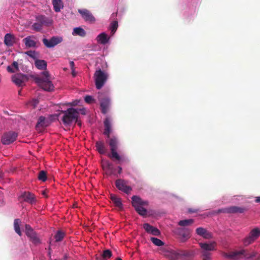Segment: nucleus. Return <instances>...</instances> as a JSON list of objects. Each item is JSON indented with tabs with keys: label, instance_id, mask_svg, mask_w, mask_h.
<instances>
[{
	"label": "nucleus",
	"instance_id": "33",
	"mask_svg": "<svg viewBox=\"0 0 260 260\" xmlns=\"http://www.w3.org/2000/svg\"><path fill=\"white\" fill-rule=\"evenodd\" d=\"M72 34L73 35H77L84 37L86 35V31L81 27H76L74 29Z\"/></svg>",
	"mask_w": 260,
	"mask_h": 260
},
{
	"label": "nucleus",
	"instance_id": "4",
	"mask_svg": "<svg viewBox=\"0 0 260 260\" xmlns=\"http://www.w3.org/2000/svg\"><path fill=\"white\" fill-rule=\"evenodd\" d=\"M44 78L35 77L34 80L36 83L43 90L51 91L54 89V86L49 79V73L47 71L43 72Z\"/></svg>",
	"mask_w": 260,
	"mask_h": 260
},
{
	"label": "nucleus",
	"instance_id": "22",
	"mask_svg": "<svg viewBox=\"0 0 260 260\" xmlns=\"http://www.w3.org/2000/svg\"><path fill=\"white\" fill-rule=\"evenodd\" d=\"M95 147L96 150L101 154H104L107 152V149L103 141H96L95 143Z\"/></svg>",
	"mask_w": 260,
	"mask_h": 260
},
{
	"label": "nucleus",
	"instance_id": "14",
	"mask_svg": "<svg viewBox=\"0 0 260 260\" xmlns=\"http://www.w3.org/2000/svg\"><path fill=\"white\" fill-rule=\"evenodd\" d=\"M62 39L60 37H52L50 39L48 40L44 38L42 42L44 45L47 48H52L61 43Z\"/></svg>",
	"mask_w": 260,
	"mask_h": 260
},
{
	"label": "nucleus",
	"instance_id": "19",
	"mask_svg": "<svg viewBox=\"0 0 260 260\" xmlns=\"http://www.w3.org/2000/svg\"><path fill=\"white\" fill-rule=\"evenodd\" d=\"M196 233L198 235L207 239H211L212 237V234L206 229L203 228H197L196 229Z\"/></svg>",
	"mask_w": 260,
	"mask_h": 260
},
{
	"label": "nucleus",
	"instance_id": "58",
	"mask_svg": "<svg viewBox=\"0 0 260 260\" xmlns=\"http://www.w3.org/2000/svg\"><path fill=\"white\" fill-rule=\"evenodd\" d=\"M3 178V174L2 173H0V179H1Z\"/></svg>",
	"mask_w": 260,
	"mask_h": 260
},
{
	"label": "nucleus",
	"instance_id": "3",
	"mask_svg": "<svg viewBox=\"0 0 260 260\" xmlns=\"http://www.w3.org/2000/svg\"><path fill=\"white\" fill-rule=\"evenodd\" d=\"M132 204L137 213L142 216H146L147 210L145 208L148 205V202L143 200L140 197L137 196H133L132 198Z\"/></svg>",
	"mask_w": 260,
	"mask_h": 260
},
{
	"label": "nucleus",
	"instance_id": "42",
	"mask_svg": "<svg viewBox=\"0 0 260 260\" xmlns=\"http://www.w3.org/2000/svg\"><path fill=\"white\" fill-rule=\"evenodd\" d=\"M112 255V252L109 249H106L103 251L102 257L106 258H109Z\"/></svg>",
	"mask_w": 260,
	"mask_h": 260
},
{
	"label": "nucleus",
	"instance_id": "45",
	"mask_svg": "<svg viewBox=\"0 0 260 260\" xmlns=\"http://www.w3.org/2000/svg\"><path fill=\"white\" fill-rule=\"evenodd\" d=\"M85 101L88 103V104H90L92 102L94 101V99H93V98L90 96V95H86L85 97Z\"/></svg>",
	"mask_w": 260,
	"mask_h": 260
},
{
	"label": "nucleus",
	"instance_id": "28",
	"mask_svg": "<svg viewBox=\"0 0 260 260\" xmlns=\"http://www.w3.org/2000/svg\"><path fill=\"white\" fill-rule=\"evenodd\" d=\"M223 256L232 259H236L240 258V250L232 251L230 253H223Z\"/></svg>",
	"mask_w": 260,
	"mask_h": 260
},
{
	"label": "nucleus",
	"instance_id": "49",
	"mask_svg": "<svg viewBox=\"0 0 260 260\" xmlns=\"http://www.w3.org/2000/svg\"><path fill=\"white\" fill-rule=\"evenodd\" d=\"M70 66L72 71H73L74 72V70H75V68H74L75 63H74V61H71L70 62Z\"/></svg>",
	"mask_w": 260,
	"mask_h": 260
},
{
	"label": "nucleus",
	"instance_id": "50",
	"mask_svg": "<svg viewBox=\"0 0 260 260\" xmlns=\"http://www.w3.org/2000/svg\"><path fill=\"white\" fill-rule=\"evenodd\" d=\"M12 66L14 67L16 70H18V63L16 61H14L13 62Z\"/></svg>",
	"mask_w": 260,
	"mask_h": 260
},
{
	"label": "nucleus",
	"instance_id": "48",
	"mask_svg": "<svg viewBox=\"0 0 260 260\" xmlns=\"http://www.w3.org/2000/svg\"><path fill=\"white\" fill-rule=\"evenodd\" d=\"M79 112V114L81 113L82 115L86 114V110L84 108L82 109H77Z\"/></svg>",
	"mask_w": 260,
	"mask_h": 260
},
{
	"label": "nucleus",
	"instance_id": "12",
	"mask_svg": "<svg viewBox=\"0 0 260 260\" xmlns=\"http://www.w3.org/2000/svg\"><path fill=\"white\" fill-rule=\"evenodd\" d=\"M18 137L17 133L10 131L4 134L1 141L4 145H9L13 143Z\"/></svg>",
	"mask_w": 260,
	"mask_h": 260
},
{
	"label": "nucleus",
	"instance_id": "18",
	"mask_svg": "<svg viewBox=\"0 0 260 260\" xmlns=\"http://www.w3.org/2000/svg\"><path fill=\"white\" fill-rule=\"evenodd\" d=\"M143 228L148 233L153 235L159 236L160 234V232L157 228L151 225L149 223H144L143 224Z\"/></svg>",
	"mask_w": 260,
	"mask_h": 260
},
{
	"label": "nucleus",
	"instance_id": "8",
	"mask_svg": "<svg viewBox=\"0 0 260 260\" xmlns=\"http://www.w3.org/2000/svg\"><path fill=\"white\" fill-rule=\"evenodd\" d=\"M25 233L26 236L29 238L30 240L34 244H38L41 243L40 240L38 236L37 233L34 231L29 224H25Z\"/></svg>",
	"mask_w": 260,
	"mask_h": 260
},
{
	"label": "nucleus",
	"instance_id": "9",
	"mask_svg": "<svg viewBox=\"0 0 260 260\" xmlns=\"http://www.w3.org/2000/svg\"><path fill=\"white\" fill-rule=\"evenodd\" d=\"M159 253L171 260H177L179 258L178 252L168 247H161L159 249Z\"/></svg>",
	"mask_w": 260,
	"mask_h": 260
},
{
	"label": "nucleus",
	"instance_id": "1",
	"mask_svg": "<svg viewBox=\"0 0 260 260\" xmlns=\"http://www.w3.org/2000/svg\"><path fill=\"white\" fill-rule=\"evenodd\" d=\"M106 143L108 144L110 148V153L108 154V156L110 158L118 161V163L125 160L124 157L120 156L117 152L119 145V141L116 136H109L106 140Z\"/></svg>",
	"mask_w": 260,
	"mask_h": 260
},
{
	"label": "nucleus",
	"instance_id": "21",
	"mask_svg": "<svg viewBox=\"0 0 260 260\" xmlns=\"http://www.w3.org/2000/svg\"><path fill=\"white\" fill-rule=\"evenodd\" d=\"M21 197L23 199L25 202L30 204H33L36 201L34 194L30 192H24L21 195Z\"/></svg>",
	"mask_w": 260,
	"mask_h": 260
},
{
	"label": "nucleus",
	"instance_id": "47",
	"mask_svg": "<svg viewBox=\"0 0 260 260\" xmlns=\"http://www.w3.org/2000/svg\"><path fill=\"white\" fill-rule=\"evenodd\" d=\"M80 102V101L78 100H75L74 101H73L72 103H69V105L72 106H77L78 103Z\"/></svg>",
	"mask_w": 260,
	"mask_h": 260
},
{
	"label": "nucleus",
	"instance_id": "62",
	"mask_svg": "<svg viewBox=\"0 0 260 260\" xmlns=\"http://www.w3.org/2000/svg\"><path fill=\"white\" fill-rule=\"evenodd\" d=\"M77 123H78V124L79 125H81V122H79V121H78Z\"/></svg>",
	"mask_w": 260,
	"mask_h": 260
},
{
	"label": "nucleus",
	"instance_id": "39",
	"mask_svg": "<svg viewBox=\"0 0 260 260\" xmlns=\"http://www.w3.org/2000/svg\"><path fill=\"white\" fill-rule=\"evenodd\" d=\"M117 27L118 22L117 21H114L111 23L110 26V30H111L112 35H113L117 29Z\"/></svg>",
	"mask_w": 260,
	"mask_h": 260
},
{
	"label": "nucleus",
	"instance_id": "2",
	"mask_svg": "<svg viewBox=\"0 0 260 260\" xmlns=\"http://www.w3.org/2000/svg\"><path fill=\"white\" fill-rule=\"evenodd\" d=\"M63 114L61 120L64 125L66 126L71 125L73 122H77L79 118V112L77 109L70 108L65 111H61Z\"/></svg>",
	"mask_w": 260,
	"mask_h": 260
},
{
	"label": "nucleus",
	"instance_id": "55",
	"mask_svg": "<svg viewBox=\"0 0 260 260\" xmlns=\"http://www.w3.org/2000/svg\"><path fill=\"white\" fill-rule=\"evenodd\" d=\"M255 202L259 203L260 202V197H256L255 200Z\"/></svg>",
	"mask_w": 260,
	"mask_h": 260
},
{
	"label": "nucleus",
	"instance_id": "16",
	"mask_svg": "<svg viewBox=\"0 0 260 260\" xmlns=\"http://www.w3.org/2000/svg\"><path fill=\"white\" fill-rule=\"evenodd\" d=\"M177 233L181 240L184 242L190 238V230L187 228H178Z\"/></svg>",
	"mask_w": 260,
	"mask_h": 260
},
{
	"label": "nucleus",
	"instance_id": "5",
	"mask_svg": "<svg viewBox=\"0 0 260 260\" xmlns=\"http://www.w3.org/2000/svg\"><path fill=\"white\" fill-rule=\"evenodd\" d=\"M94 78L96 88L100 89L105 84L108 79V75L101 69H99L95 72Z\"/></svg>",
	"mask_w": 260,
	"mask_h": 260
},
{
	"label": "nucleus",
	"instance_id": "29",
	"mask_svg": "<svg viewBox=\"0 0 260 260\" xmlns=\"http://www.w3.org/2000/svg\"><path fill=\"white\" fill-rule=\"evenodd\" d=\"M14 37L10 34H7L5 36L4 42L8 46H12L13 45Z\"/></svg>",
	"mask_w": 260,
	"mask_h": 260
},
{
	"label": "nucleus",
	"instance_id": "10",
	"mask_svg": "<svg viewBox=\"0 0 260 260\" xmlns=\"http://www.w3.org/2000/svg\"><path fill=\"white\" fill-rule=\"evenodd\" d=\"M115 186L120 191L128 194L132 190V188L127 185V182L124 179H118L115 181Z\"/></svg>",
	"mask_w": 260,
	"mask_h": 260
},
{
	"label": "nucleus",
	"instance_id": "51",
	"mask_svg": "<svg viewBox=\"0 0 260 260\" xmlns=\"http://www.w3.org/2000/svg\"><path fill=\"white\" fill-rule=\"evenodd\" d=\"M7 71L10 73H14L15 71L10 66L7 67Z\"/></svg>",
	"mask_w": 260,
	"mask_h": 260
},
{
	"label": "nucleus",
	"instance_id": "44",
	"mask_svg": "<svg viewBox=\"0 0 260 260\" xmlns=\"http://www.w3.org/2000/svg\"><path fill=\"white\" fill-rule=\"evenodd\" d=\"M178 252L179 257L181 256L188 257L190 255L189 252L187 251H179Z\"/></svg>",
	"mask_w": 260,
	"mask_h": 260
},
{
	"label": "nucleus",
	"instance_id": "35",
	"mask_svg": "<svg viewBox=\"0 0 260 260\" xmlns=\"http://www.w3.org/2000/svg\"><path fill=\"white\" fill-rule=\"evenodd\" d=\"M248 235L255 240L260 236V229L255 228L252 230Z\"/></svg>",
	"mask_w": 260,
	"mask_h": 260
},
{
	"label": "nucleus",
	"instance_id": "61",
	"mask_svg": "<svg viewBox=\"0 0 260 260\" xmlns=\"http://www.w3.org/2000/svg\"><path fill=\"white\" fill-rule=\"evenodd\" d=\"M21 90H20L19 91V92H18V94H19V95H21Z\"/></svg>",
	"mask_w": 260,
	"mask_h": 260
},
{
	"label": "nucleus",
	"instance_id": "52",
	"mask_svg": "<svg viewBox=\"0 0 260 260\" xmlns=\"http://www.w3.org/2000/svg\"><path fill=\"white\" fill-rule=\"evenodd\" d=\"M106 167L108 170H111L112 169V164L110 162H107L106 164Z\"/></svg>",
	"mask_w": 260,
	"mask_h": 260
},
{
	"label": "nucleus",
	"instance_id": "7",
	"mask_svg": "<svg viewBox=\"0 0 260 260\" xmlns=\"http://www.w3.org/2000/svg\"><path fill=\"white\" fill-rule=\"evenodd\" d=\"M98 97L100 103L102 113L105 114L108 112L110 105V98L105 93L102 92L98 93Z\"/></svg>",
	"mask_w": 260,
	"mask_h": 260
},
{
	"label": "nucleus",
	"instance_id": "57",
	"mask_svg": "<svg viewBox=\"0 0 260 260\" xmlns=\"http://www.w3.org/2000/svg\"><path fill=\"white\" fill-rule=\"evenodd\" d=\"M72 71V74L73 76L74 77L76 76V73H75V71L74 72L73 71Z\"/></svg>",
	"mask_w": 260,
	"mask_h": 260
},
{
	"label": "nucleus",
	"instance_id": "25",
	"mask_svg": "<svg viewBox=\"0 0 260 260\" xmlns=\"http://www.w3.org/2000/svg\"><path fill=\"white\" fill-rule=\"evenodd\" d=\"M200 246L203 251H212L215 249L216 243L212 242L210 243H200Z\"/></svg>",
	"mask_w": 260,
	"mask_h": 260
},
{
	"label": "nucleus",
	"instance_id": "59",
	"mask_svg": "<svg viewBox=\"0 0 260 260\" xmlns=\"http://www.w3.org/2000/svg\"><path fill=\"white\" fill-rule=\"evenodd\" d=\"M115 260H122V259L120 257H117Z\"/></svg>",
	"mask_w": 260,
	"mask_h": 260
},
{
	"label": "nucleus",
	"instance_id": "26",
	"mask_svg": "<svg viewBox=\"0 0 260 260\" xmlns=\"http://www.w3.org/2000/svg\"><path fill=\"white\" fill-rule=\"evenodd\" d=\"M34 38V36H28L26 37L23 40V41L25 43V46L27 47H34L36 46V42L35 40H32L31 38Z\"/></svg>",
	"mask_w": 260,
	"mask_h": 260
},
{
	"label": "nucleus",
	"instance_id": "31",
	"mask_svg": "<svg viewBox=\"0 0 260 260\" xmlns=\"http://www.w3.org/2000/svg\"><path fill=\"white\" fill-rule=\"evenodd\" d=\"M35 64L39 70H45L47 67V62L44 60L36 59Z\"/></svg>",
	"mask_w": 260,
	"mask_h": 260
},
{
	"label": "nucleus",
	"instance_id": "54",
	"mask_svg": "<svg viewBox=\"0 0 260 260\" xmlns=\"http://www.w3.org/2000/svg\"><path fill=\"white\" fill-rule=\"evenodd\" d=\"M197 211V210H192L191 209H188V212L190 213H194V212H196Z\"/></svg>",
	"mask_w": 260,
	"mask_h": 260
},
{
	"label": "nucleus",
	"instance_id": "27",
	"mask_svg": "<svg viewBox=\"0 0 260 260\" xmlns=\"http://www.w3.org/2000/svg\"><path fill=\"white\" fill-rule=\"evenodd\" d=\"M52 5L54 10L56 12H58L63 8V3L61 0H52Z\"/></svg>",
	"mask_w": 260,
	"mask_h": 260
},
{
	"label": "nucleus",
	"instance_id": "6",
	"mask_svg": "<svg viewBox=\"0 0 260 260\" xmlns=\"http://www.w3.org/2000/svg\"><path fill=\"white\" fill-rule=\"evenodd\" d=\"M36 22L32 25V28L36 31H40L44 25L48 26L51 24L50 20L46 16L39 15L36 17Z\"/></svg>",
	"mask_w": 260,
	"mask_h": 260
},
{
	"label": "nucleus",
	"instance_id": "63",
	"mask_svg": "<svg viewBox=\"0 0 260 260\" xmlns=\"http://www.w3.org/2000/svg\"><path fill=\"white\" fill-rule=\"evenodd\" d=\"M96 260H99V259L98 257H96Z\"/></svg>",
	"mask_w": 260,
	"mask_h": 260
},
{
	"label": "nucleus",
	"instance_id": "41",
	"mask_svg": "<svg viewBox=\"0 0 260 260\" xmlns=\"http://www.w3.org/2000/svg\"><path fill=\"white\" fill-rule=\"evenodd\" d=\"M211 254L207 251H203L202 253V257L203 260H211Z\"/></svg>",
	"mask_w": 260,
	"mask_h": 260
},
{
	"label": "nucleus",
	"instance_id": "34",
	"mask_svg": "<svg viewBox=\"0 0 260 260\" xmlns=\"http://www.w3.org/2000/svg\"><path fill=\"white\" fill-rule=\"evenodd\" d=\"M193 222V219H188L179 221L178 224L181 226L185 227L191 225Z\"/></svg>",
	"mask_w": 260,
	"mask_h": 260
},
{
	"label": "nucleus",
	"instance_id": "40",
	"mask_svg": "<svg viewBox=\"0 0 260 260\" xmlns=\"http://www.w3.org/2000/svg\"><path fill=\"white\" fill-rule=\"evenodd\" d=\"M38 178L39 180H41L43 182L45 181L47 179L46 172L44 171H41L39 172Z\"/></svg>",
	"mask_w": 260,
	"mask_h": 260
},
{
	"label": "nucleus",
	"instance_id": "56",
	"mask_svg": "<svg viewBox=\"0 0 260 260\" xmlns=\"http://www.w3.org/2000/svg\"><path fill=\"white\" fill-rule=\"evenodd\" d=\"M42 194L44 196H45V197H47V196H46V191H45V190H43V191H42Z\"/></svg>",
	"mask_w": 260,
	"mask_h": 260
},
{
	"label": "nucleus",
	"instance_id": "46",
	"mask_svg": "<svg viewBox=\"0 0 260 260\" xmlns=\"http://www.w3.org/2000/svg\"><path fill=\"white\" fill-rule=\"evenodd\" d=\"M25 54H26L27 55H28L32 58H36L35 51H28L26 52Z\"/></svg>",
	"mask_w": 260,
	"mask_h": 260
},
{
	"label": "nucleus",
	"instance_id": "20",
	"mask_svg": "<svg viewBox=\"0 0 260 260\" xmlns=\"http://www.w3.org/2000/svg\"><path fill=\"white\" fill-rule=\"evenodd\" d=\"M49 124V121L46 119L45 117L41 116L39 117L36 127L37 129H39L40 128L46 127Z\"/></svg>",
	"mask_w": 260,
	"mask_h": 260
},
{
	"label": "nucleus",
	"instance_id": "36",
	"mask_svg": "<svg viewBox=\"0 0 260 260\" xmlns=\"http://www.w3.org/2000/svg\"><path fill=\"white\" fill-rule=\"evenodd\" d=\"M65 236V233L61 231H58L54 236L55 242H58L63 240Z\"/></svg>",
	"mask_w": 260,
	"mask_h": 260
},
{
	"label": "nucleus",
	"instance_id": "38",
	"mask_svg": "<svg viewBox=\"0 0 260 260\" xmlns=\"http://www.w3.org/2000/svg\"><path fill=\"white\" fill-rule=\"evenodd\" d=\"M254 241V239L248 235L243 240V243L244 245L246 246L252 243Z\"/></svg>",
	"mask_w": 260,
	"mask_h": 260
},
{
	"label": "nucleus",
	"instance_id": "11",
	"mask_svg": "<svg viewBox=\"0 0 260 260\" xmlns=\"http://www.w3.org/2000/svg\"><path fill=\"white\" fill-rule=\"evenodd\" d=\"M78 12L85 21L91 24L95 23L96 19L89 10L86 9H78Z\"/></svg>",
	"mask_w": 260,
	"mask_h": 260
},
{
	"label": "nucleus",
	"instance_id": "53",
	"mask_svg": "<svg viewBox=\"0 0 260 260\" xmlns=\"http://www.w3.org/2000/svg\"><path fill=\"white\" fill-rule=\"evenodd\" d=\"M118 174H121V172H122V168L121 167H118Z\"/></svg>",
	"mask_w": 260,
	"mask_h": 260
},
{
	"label": "nucleus",
	"instance_id": "15",
	"mask_svg": "<svg viewBox=\"0 0 260 260\" xmlns=\"http://www.w3.org/2000/svg\"><path fill=\"white\" fill-rule=\"evenodd\" d=\"M13 82L18 86H23L25 81L28 80L26 75L22 74H17L12 76Z\"/></svg>",
	"mask_w": 260,
	"mask_h": 260
},
{
	"label": "nucleus",
	"instance_id": "13",
	"mask_svg": "<svg viewBox=\"0 0 260 260\" xmlns=\"http://www.w3.org/2000/svg\"><path fill=\"white\" fill-rule=\"evenodd\" d=\"M259 257L260 256L258 252L255 251H249L247 249H244L240 250V258L252 259L253 258H259Z\"/></svg>",
	"mask_w": 260,
	"mask_h": 260
},
{
	"label": "nucleus",
	"instance_id": "17",
	"mask_svg": "<svg viewBox=\"0 0 260 260\" xmlns=\"http://www.w3.org/2000/svg\"><path fill=\"white\" fill-rule=\"evenodd\" d=\"M104 130L103 134L105 135L107 138L110 136V134L112 132V123L111 119L107 117L104 121Z\"/></svg>",
	"mask_w": 260,
	"mask_h": 260
},
{
	"label": "nucleus",
	"instance_id": "32",
	"mask_svg": "<svg viewBox=\"0 0 260 260\" xmlns=\"http://www.w3.org/2000/svg\"><path fill=\"white\" fill-rule=\"evenodd\" d=\"M21 221L20 219H15L14 221V228L15 232L18 234L20 236L22 235V233L20 230V225Z\"/></svg>",
	"mask_w": 260,
	"mask_h": 260
},
{
	"label": "nucleus",
	"instance_id": "60",
	"mask_svg": "<svg viewBox=\"0 0 260 260\" xmlns=\"http://www.w3.org/2000/svg\"><path fill=\"white\" fill-rule=\"evenodd\" d=\"M34 101H35V104H37V103H38V100H34Z\"/></svg>",
	"mask_w": 260,
	"mask_h": 260
},
{
	"label": "nucleus",
	"instance_id": "24",
	"mask_svg": "<svg viewBox=\"0 0 260 260\" xmlns=\"http://www.w3.org/2000/svg\"><path fill=\"white\" fill-rule=\"evenodd\" d=\"M229 207L230 214L243 213L247 210L245 207H238L236 206H230Z\"/></svg>",
	"mask_w": 260,
	"mask_h": 260
},
{
	"label": "nucleus",
	"instance_id": "37",
	"mask_svg": "<svg viewBox=\"0 0 260 260\" xmlns=\"http://www.w3.org/2000/svg\"><path fill=\"white\" fill-rule=\"evenodd\" d=\"M151 242L156 246H161L164 245L165 243L163 241H162L161 240L155 238V237H151L150 239Z\"/></svg>",
	"mask_w": 260,
	"mask_h": 260
},
{
	"label": "nucleus",
	"instance_id": "43",
	"mask_svg": "<svg viewBox=\"0 0 260 260\" xmlns=\"http://www.w3.org/2000/svg\"><path fill=\"white\" fill-rule=\"evenodd\" d=\"M214 212L216 214H219L221 213H229V207L219 209L217 210L214 211Z\"/></svg>",
	"mask_w": 260,
	"mask_h": 260
},
{
	"label": "nucleus",
	"instance_id": "30",
	"mask_svg": "<svg viewBox=\"0 0 260 260\" xmlns=\"http://www.w3.org/2000/svg\"><path fill=\"white\" fill-rule=\"evenodd\" d=\"M108 40L109 38L105 32L100 34L96 38L97 41L102 44H106L108 42Z\"/></svg>",
	"mask_w": 260,
	"mask_h": 260
},
{
	"label": "nucleus",
	"instance_id": "23",
	"mask_svg": "<svg viewBox=\"0 0 260 260\" xmlns=\"http://www.w3.org/2000/svg\"><path fill=\"white\" fill-rule=\"evenodd\" d=\"M110 198L116 207L120 210L122 209V204L120 198L117 197L114 194H110Z\"/></svg>",
	"mask_w": 260,
	"mask_h": 260
}]
</instances>
